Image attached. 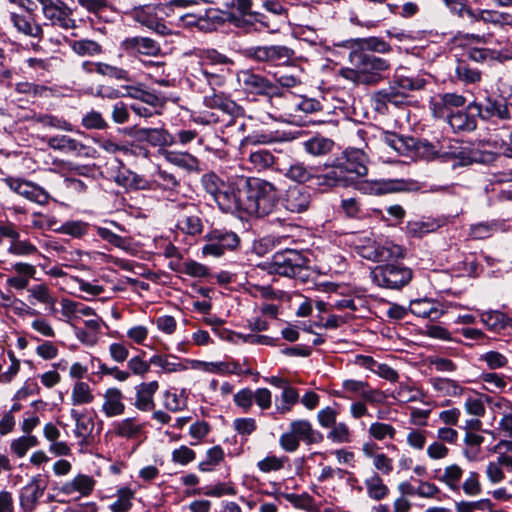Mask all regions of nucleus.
Masks as SVG:
<instances>
[{"mask_svg": "<svg viewBox=\"0 0 512 512\" xmlns=\"http://www.w3.org/2000/svg\"><path fill=\"white\" fill-rule=\"evenodd\" d=\"M469 106L466 110L453 112L449 117V125L455 132H471L477 127V120L470 112Z\"/></svg>", "mask_w": 512, "mask_h": 512, "instance_id": "31", "label": "nucleus"}, {"mask_svg": "<svg viewBox=\"0 0 512 512\" xmlns=\"http://www.w3.org/2000/svg\"><path fill=\"white\" fill-rule=\"evenodd\" d=\"M30 297L42 304L54 306L56 298L52 295L50 289L45 284H37L28 289Z\"/></svg>", "mask_w": 512, "mask_h": 512, "instance_id": "60", "label": "nucleus"}, {"mask_svg": "<svg viewBox=\"0 0 512 512\" xmlns=\"http://www.w3.org/2000/svg\"><path fill=\"white\" fill-rule=\"evenodd\" d=\"M72 50L80 56H94L101 52V46L93 40H77L71 42Z\"/></svg>", "mask_w": 512, "mask_h": 512, "instance_id": "54", "label": "nucleus"}, {"mask_svg": "<svg viewBox=\"0 0 512 512\" xmlns=\"http://www.w3.org/2000/svg\"><path fill=\"white\" fill-rule=\"evenodd\" d=\"M144 425L136 418H125L114 425L115 434L127 439L138 438L143 433Z\"/></svg>", "mask_w": 512, "mask_h": 512, "instance_id": "37", "label": "nucleus"}, {"mask_svg": "<svg viewBox=\"0 0 512 512\" xmlns=\"http://www.w3.org/2000/svg\"><path fill=\"white\" fill-rule=\"evenodd\" d=\"M73 405L89 404L94 400L89 385L85 382H77L72 390Z\"/></svg>", "mask_w": 512, "mask_h": 512, "instance_id": "52", "label": "nucleus"}, {"mask_svg": "<svg viewBox=\"0 0 512 512\" xmlns=\"http://www.w3.org/2000/svg\"><path fill=\"white\" fill-rule=\"evenodd\" d=\"M469 109L476 110L482 120H508L511 117L506 100L500 95L487 94L482 100L469 104Z\"/></svg>", "mask_w": 512, "mask_h": 512, "instance_id": "10", "label": "nucleus"}, {"mask_svg": "<svg viewBox=\"0 0 512 512\" xmlns=\"http://www.w3.org/2000/svg\"><path fill=\"white\" fill-rule=\"evenodd\" d=\"M368 433L374 439L381 441L386 438L394 439L396 435V429L387 423L374 422L370 425Z\"/></svg>", "mask_w": 512, "mask_h": 512, "instance_id": "56", "label": "nucleus"}, {"mask_svg": "<svg viewBox=\"0 0 512 512\" xmlns=\"http://www.w3.org/2000/svg\"><path fill=\"white\" fill-rule=\"evenodd\" d=\"M440 227L436 220H414L407 223V233L412 237H422L430 232L436 231Z\"/></svg>", "mask_w": 512, "mask_h": 512, "instance_id": "42", "label": "nucleus"}, {"mask_svg": "<svg viewBox=\"0 0 512 512\" xmlns=\"http://www.w3.org/2000/svg\"><path fill=\"white\" fill-rule=\"evenodd\" d=\"M334 146V142L331 139L314 136L304 142V149L307 153L313 156H322L329 153Z\"/></svg>", "mask_w": 512, "mask_h": 512, "instance_id": "41", "label": "nucleus"}, {"mask_svg": "<svg viewBox=\"0 0 512 512\" xmlns=\"http://www.w3.org/2000/svg\"><path fill=\"white\" fill-rule=\"evenodd\" d=\"M277 86L281 88H293L302 83V71L298 66H288L273 74Z\"/></svg>", "mask_w": 512, "mask_h": 512, "instance_id": "34", "label": "nucleus"}, {"mask_svg": "<svg viewBox=\"0 0 512 512\" xmlns=\"http://www.w3.org/2000/svg\"><path fill=\"white\" fill-rule=\"evenodd\" d=\"M175 392L166 391L164 393V407L171 412H179L187 408V399L183 395Z\"/></svg>", "mask_w": 512, "mask_h": 512, "instance_id": "58", "label": "nucleus"}, {"mask_svg": "<svg viewBox=\"0 0 512 512\" xmlns=\"http://www.w3.org/2000/svg\"><path fill=\"white\" fill-rule=\"evenodd\" d=\"M338 160L343 168L347 170L348 175L353 176L354 179L367 175L368 157L361 149H346L343 152V157Z\"/></svg>", "mask_w": 512, "mask_h": 512, "instance_id": "16", "label": "nucleus"}, {"mask_svg": "<svg viewBox=\"0 0 512 512\" xmlns=\"http://www.w3.org/2000/svg\"><path fill=\"white\" fill-rule=\"evenodd\" d=\"M244 196V213L248 214V204L259 202L269 192V187H275L272 183L260 178L244 177V186L241 184Z\"/></svg>", "mask_w": 512, "mask_h": 512, "instance_id": "19", "label": "nucleus"}, {"mask_svg": "<svg viewBox=\"0 0 512 512\" xmlns=\"http://www.w3.org/2000/svg\"><path fill=\"white\" fill-rule=\"evenodd\" d=\"M94 70L96 73L102 76L109 77L118 81H131L129 72L118 66H114L103 62H97L95 63Z\"/></svg>", "mask_w": 512, "mask_h": 512, "instance_id": "45", "label": "nucleus"}, {"mask_svg": "<svg viewBox=\"0 0 512 512\" xmlns=\"http://www.w3.org/2000/svg\"><path fill=\"white\" fill-rule=\"evenodd\" d=\"M368 496L376 501L386 498L389 494V488L383 483L378 474H374L364 482Z\"/></svg>", "mask_w": 512, "mask_h": 512, "instance_id": "44", "label": "nucleus"}, {"mask_svg": "<svg viewBox=\"0 0 512 512\" xmlns=\"http://www.w3.org/2000/svg\"><path fill=\"white\" fill-rule=\"evenodd\" d=\"M327 439L337 444L350 443L352 441V433L346 423L339 422L331 427L327 434Z\"/></svg>", "mask_w": 512, "mask_h": 512, "instance_id": "50", "label": "nucleus"}, {"mask_svg": "<svg viewBox=\"0 0 512 512\" xmlns=\"http://www.w3.org/2000/svg\"><path fill=\"white\" fill-rule=\"evenodd\" d=\"M3 182L17 195L39 205H47L51 199V195L43 187L24 178L9 176Z\"/></svg>", "mask_w": 512, "mask_h": 512, "instance_id": "9", "label": "nucleus"}, {"mask_svg": "<svg viewBox=\"0 0 512 512\" xmlns=\"http://www.w3.org/2000/svg\"><path fill=\"white\" fill-rule=\"evenodd\" d=\"M194 77L199 82L206 83L212 91H215L217 87H222L226 81L223 68L220 71H210L207 66H200L195 70Z\"/></svg>", "mask_w": 512, "mask_h": 512, "instance_id": "36", "label": "nucleus"}, {"mask_svg": "<svg viewBox=\"0 0 512 512\" xmlns=\"http://www.w3.org/2000/svg\"><path fill=\"white\" fill-rule=\"evenodd\" d=\"M206 244L202 247L205 256L220 257L227 250H234L240 243L238 235L232 231L215 229L205 235Z\"/></svg>", "mask_w": 512, "mask_h": 512, "instance_id": "8", "label": "nucleus"}, {"mask_svg": "<svg viewBox=\"0 0 512 512\" xmlns=\"http://www.w3.org/2000/svg\"><path fill=\"white\" fill-rule=\"evenodd\" d=\"M170 358L177 359L175 356H163V355H154L150 358V364L160 367L165 373L177 372L185 369L180 362L170 361Z\"/></svg>", "mask_w": 512, "mask_h": 512, "instance_id": "55", "label": "nucleus"}, {"mask_svg": "<svg viewBox=\"0 0 512 512\" xmlns=\"http://www.w3.org/2000/svg\"><path fill=\"white\" fill-rule=\"evenodd\" d=\"M96 232L100 238H102L104 241L114 245L115 247H118L121 249H127L129 246V243L125 238L113 233L108 228L97 227Z\"/></svg>", "mask_w": 512, "mask_h": 512, "instance_id": "64", "label": "nucleus"}, {"mask_svg": "<svg viewBox=\"0 0 512 512\" xmlns=\"http://www.w3.org/2000/svg\"><path fill=\"white\" fill-rule=\"evenodd\" d=\"M102 411L107 417L120 416L125 411L123 393L120 389L113 387L105 391L103 395Z\"/></svg>", "mask_w": 512, "mask_h": 512, "instance_id": "27", "label": "nucleus"}, {"mask_svg": "<svg viewBox=\"0 0 512 512\" xmlns=\"http://www.w3.org/2000/svg\"><path fill=\"white\" fill-rule=\"evenodd\" d=\"M344 46L350 51L361 49L367 53L376 52V53H388L391 51V46L389 43L384 41L378 37H368V38H357L348 40L345 42Z\"/></svg>", "mask_w": 512, "mask_h": 512, "instance_id": "25", "label": "nucleus"}, {"mask_svg": "<svg viewBox=\"0 0 512 512\" xmlns=\"http://www.w3.org/2000/svg\"><path fill=\"white\" fill-rule=\"evenodd\" d=\"M278 203L276 187H269V192L266 196L262 197L259 202L248 204V215L257 217H264L271 214Z\"/></svg>", "mask_w": 512, "mask_h": 512, "instance_id": "29", "label": "nucleus"}, {"mask_svg": "<svg viewBox=\"0 0 512 512\" xmlns=\"http://www.w3.org/2000/svg\"><path fill=\"white\" fill-rule=\"evenodd\" d=\"M351 67H343L339 75L357 85H376L384 80L385 73L390 70L388 59L354 49L348 55Z\"/></svg>", "mask_w": 512, "mask_h": 512, "instance_id": "1", "label": "nucleus"}, {"mask_svg": "<svg viewBox=\"0 0 512 512\" xmlns=\"http://www.w3.org/2000/svg\"><path fill=\"white\" fill-rule=\"evenodd\" d=\"M321 109V104L319 101L311 98L300 97L296 99L293 103L287 105L285 110V115L287 116H295L297 112H303L305 114H310L317 112Z\"/></svg>", "mask_w": 512, "mask_h": 512, "instance_id": "40", "label": "nucleus"}, {"mask_svg": "<svg viewBox=\"0 0 512 512\" xmlns=\"http://www.w3.org/2000/svg\"><path fill=\"white\" fill-rule=\"evenodd\" d=\"M404 93L399 90L398 86L392 81L387 88L380 89L375 92L373 95V100L378 105H386L387 103H391L393 105H400L404 102Z\"/></svg>", "mask_w": 512, "mask_h": 512, "instance_id": "35", "label": "nucleus"}, {"mask_svg": "<svg viewBox=\"0 0 512 512\" xmlns=\"http://www.w3.org/2000/svg\"><path fill=\"white\" fill-rule=\"evenodd\" d=\"M94 486L95 480L91 476L79 474L71 481L64 483L60 492L65 495L79 493L80 496L87 497L92 493Z\"/></svg>", "mask_w": 512, "mask_h": 512, "instance_id": "28", "label": "nucleus"}, {"mask_svg": "<svg viewBox=\"0 0 512 512\" xmlns=\"http://www.w3.org/2000/svg\"><path fill=\"white\" fill-rule=\"evenodd\" d=\"M49 148L64 153H71L77 157L94 158L96 150L68 135H55L47 140Z\"/></svg>", "mask_w": 512, "mask_h": 512, "instance_id": "14", "label": "nucleus"}, {"mask_svg": "<svg viewBox=\"0 0 512 512\" xmlns=\"http://www.w3.org/2000/svg\"><path fill=\"white\" fill-rule=\"evenodd\" d=\"M482 322L488 329L499 332L510 325L511 319L500 311L485 312L481 316Z\"/></svg>", "mask_w": 512, "mask_h": 512, "instance_id": "43", "label": "nucleus"}, {"mask_svg": "<svg viewBox=\"0 0 512 512\" xmlns=\"http://www.w3.org/2000/svg\"><path fill=\"white\" fill-rule=\"evenodd\" d=\"M323 440L321 432L315 430L306 419L293 420L289 425V431L280 436L279 444L286 452H295L303 441L307 445L320 443Z\"/></svg>", "mask_w": 512, "mask_h": 512, "instance_id": "4", "label": "nucleus"}, {"mask_svg": "<svg viewBox=\"0 0 512 512\" xmlns=\"http://www.w3.org/2000/svg\"><path fill=\"white\" fill-rule=\"evenodd\" d=\"M38 445V439L33 435L21 436L17 439L12 440L10 444V450L18 458H22L26 455L27 451Z\"/></svg>", "mask_w": 512, "mask_h": 512, "instance_id": "48", "label": "nucleus"}, {"mask_svg": "<svg viewBox=\"0 0 512 512\" xmlns=\"http://www.w3.org/2000/svg\"><path fill=\"white\" fill-rule=\"evenodd\" d=\"M177 207L185 211L183 219L178 221V228L188 235L200 234L203 231V223L195 204L183 202Z\"/></svg>", "mask_w": 512, "mask_h": 512, "instance_id": "24", "label": "nucleus"}, {"mask_svg": "<svg viewBox=\"0 0 512 512\" xmlns=\"http://www.w3.org/2000/svg\"><path fill=\"white\" fill-rule=\"evenodd\" d=\"M230 63H232L231 60L225 55L214 49H209L203 53L200 66H207L210 69V66H225Z\"/></svg>", "mask_w": 512, "mask_h": 512, "instance_id": "62", "label": "nucleus"}, {"mask_svg": "<svg viewBox=\"0 0 512 512\" xmlns=\"http://www.w3.org/2000/svg\"><path fill=\"white\" fill-rule=\"evenodd\" d=\"M308 262V259L300 251L285 249L276 252L266 265L268 272L271 274L306 282L309 277Z\"/></svg>", "mask_w": 512, "mask_h": 512, "instance_id": "3", "label": "nucleus"}, {"mask_svg": "<svg viewBox=\"0 0 512 512\" xmlns=\"http://www.w3.org/2000/svg\"><path fill=\"white\" fill-rule=\"evenodd\" d=\"M343 389L347 393L355 394L371 403L380 402V392L371 389L367 382L360 380L347 379L342 384Z\"/></svg>", "mask_w": 512, "mask_h": 512, "instance_id": "30", "label": "nucleus"}, {"mask_svg": "<svg viewBox=\"0 0 512 512\" xmlns=\"http://www.w3.org/2000/svg\"><path fill=\"white\" fill-rule=\"evenodd\" d=\"M122 48L131 55L157 56L161 52V46L157 41L140 36L126 38L122 42Z\"/></svg>", "mask_w": 512, "mask_h": 512, "instance_id": "20", "label": "nucleus"}, {"mask_svg": "<svg viewBox=\"0 0 512 512\" xmlns=\"http://www.w3.org/2000/svg\"><path fill=\"white\" fill-rule=\"evenodd\" d=\"M201 184L223 212H244V196L240 187L244 185V177L224 182L215 173H206L201 177Z\"/></svg>", "mask_w": 512, "mask_h": 512, "instance_id": "2", "label": "nucleus"}, {"mask_svg": "<svg viewBox=\"0 0 512 512\" xmlns=\"http://www.w3.org/2000/svg\"><path fill=\"white\" fill-rule=\"evenodd\" d=\"M285 176L294 182L304 183L313 177V170L301 162H295L285 172Z\"/></svg>", "mask_w": 512, "mask_h": 512, "instance_id": "47", "label": "nucleus"}, {"mask_svg": "<svg viewBox=\"0 0 512 512\" xmlns=\"http://www.w3.org/2000/svg\"><path fill=\"white\" fill-rule=\"evenodd\" d=\"M434 388L447 396H459L462 393V387L456 381L447 378L435 379Z\"/></svg>", "mask_w": 512, "mask_h": 512, "instance_id": "63", "label": "nucleus"}, {"mask_svg": "<svg viewBox=\"0 0 512 512\" xmlns=\"http://www.w3.org/2000/svg\"><path fill=\"white\" fill-rule=\"evenodd\" d=\"M495 407L506 409L502 412V417L499 421L498 429L502 432L506 437H512V407L509 406V402L506 400L499 401L495 403Z\"/></svg>", "mask_w": 512, "mask_h": 512, "instance_id": "57", "label": "nucleus"}, {"mask_svg": "<svg viewBox=\"0 0 512 512\" xmlns=\"http://www.w3.org/2000/svg\"><path fill=\"white\" fill-rule=\"evenodd\" d=\"M356 252L363 258L371 261H389L402 258L404 250L400 245L392 242L379 244L369 236H358L353 241Z\"/></svg>", "mask_w": 512, "mask_h": 512, "instance_id": "5", "label": "nucleus"}, {"mask_svg": "<svg viewBox=\"0 0 512 512\" xmlns=\"http://www.w3.org/2000/svg\"><path fill=\"white\" fill-rule=\"evenodd\" d=\"M299 402L298 391L290 386H285L281 393V402L276 404V411L279 414H287L292 410V407Z\"/></svg>", "mask_w": 512, "mask_h": 512, "instance_id": "46", "label": "nucleus"}, {"mask_svg": "<svg viewBox=\"0 0 512 512\" xmlns=\"http://www.w3.org/2000/svg\"><path fill=\"white\" fill-rule=\"evenodd\" d=\"M247 162L251 171L262 172L273 167L275 157L266 149H257L249 153Z\"/></svg>", "mask_w": 512, "mask_h": 512, "instance_id": "33", "label": "nucleus"}, {"mask_svg": "<svg viewBox=\"0 0 512 512\" xmlns=\"http://www.w3.org/2000/svg\"><path fill=\"white\" fill-rule=\"evenodd\" d=\"M47 486L48 477L43 474H37L21 488L19 502L20 507L24 512H32L36 508L40 498L44 495Z\"/></svg>", "mask_w": 512, "mask_h": 512, "instance_id": "13", "label": "nucleus"}, {"mask_svg": "<svg viewBox=\"0 0 512 512\" xmlns=\"http://www.w3.org/2000/svg\"><path fill=\"white\" fill-rule=\"evenodd\" d=\"M131 135L139 142H147L154 147L171 146L175 138L163 128H136Z\"/></svg>", "mask_w": 512, "mask_h": 512, "instance_id": "18", "label": "nucleus"}, {"mask_svg": "<svg viewBox=\"0 0 512 512\" xmlns=\"http://www.w3.org/2000/svg\"><path fill=\"white\" fill-rule=\"evenodd\" d=\"M409 310L412 314L430 319H437L442 315V311H440L435 304L428 299H418L411 301Z\"/></svg>", "mask_w": 512, "mask_h": 512, "instance_id": "38", "label": "nucleus"}, {"mask_svg": "<svg viewBox=\"0 0 512 512\" xmlns=\"http://www.w3.org/2000/svg\"><path fill=\"white\" fill-rule=\"evenodd\" d=\"M326 167L327 171L319 176V184L328 187H347L354 183V177L348 175L338 159Z\"/></svg>", "mask_w": 512, "mask_h": 512, "instance_id": "23", "label": "nucleus"}, {"mask_svg": "<svg viewBox=\"0 0 512 512\" xmlns=\"http://www.w3.org/2000/svg\"><path fill=\"white\" fill-rule=\"evenodd\" d=\"M9 20L19 33L37 39H41L43 37V25L39 24L35 20L34 14L10 11Z\"/></svg>", "mask_w": 512, "mask_h": 512, "instance_id": "17", "label": "nucleus"}, {"mask_svg": "<svg viewBox=\"0 0 512 512\" xmlns=\"http://www.w3.org/2000/svg\"><path fill=\"white\" fill-rule=\"evenodd\" d=\"M159 388L157 381L141 383L136 387L134 406L140 411H151L155 407L154 394Z\"/></svg>", "mask_w": 512, "mask_h": 512, "instance_id": "26", "label": "nucleus"}, {"mask_svg": "<svg viewBox=\"0 0 512 512\" xmlns=\"http://www.w3.org/2000/svg\"><path fill=\"white\" fill-rule=\"evenodd\" d=\"M243 88L253 94L274 97H285L286 94L280 88L266 77L256 74L250 70L242 71L238 76Z\"/></svg>", "mask_w": 512, "mask_h": 512, "instance_id": "11", "label": "nucleus"}, {"mask_svg": "<svg viewBox=\"0 0 512 512\" xmlns=\"http://www.w3.org/2000/svg\"><path fill=\"white\" fill-rule=\"evenodd\" d=\"M134 492L129 488H121L117 491V499L110 504L112 512H127L132 507Z\"/></svg>", "mask_w": 512, "mask_h": 512, "instance_id": "49", "label": "nucleus"}, {"mask_svg": "<svg viewBox=\"0 0 512 512\" xmlns=\"http://www.w3.org/2000/svg\"><path fill=\"white\" fill-rule=\"evenodd\" d=\"M41 4L44 18L50 25L64 30L75 27V20L71 18L70 8L60 0H37Z\"/></svg>", "mask_w": 512, "mask_h": 512, "instance_id": "12", "label": "nucleus"}, {"mask_svg": "<svg viewBox=\"0 0 512 512\" xmlns=\"http://www.w3.org/2000/svg\"><path fill=\"white\" fill-rule=\"evenodd\" d=\"M411 277L410 269L395 264L379 266L371 272L373 282L388 289H399L405 286Z\"/></svg>", "mask_w": 512, "mask_h": 512, "instance_id": "6", "label": "nucleus"}, {"mask_svg": "<svg viewBox=\"0 0 512 512\" xmlns=\"http://www.w3.org/2000/svg\"><path fill=\"white\" fill-rule=\"evenodd\" d=\"M460 489L467 496H478L482 493V485L480 482V474L476 471H469Z\"/></svg>", "mask_w": 512, "mask_h": 512, "instance_id": "51", "label": "nucleus"}, {"mask_svg": "<svg viewBox=\"0 0 512 512\" xmlns=\"http://www.w3.org/2000/svg\"><path fill=\"white\" fill-rule=\"evenodd\" d=\"M312 203L310 189L302 186L289 187L281 198L282 206L291 213H303Z\"/></svg>", "mask_w": 512, "mask_h": 512, "instance_id": "15", "label": "nucleus"}, {"mask_svg": "<svg viewBox=\"0 0 512 512\" xmlns=\"http://www.w3.org/2000/svg\"><path fill=\"white\" fill-rule=\"evenodd\" d=\"M37 122L44 127H50L62 131H73V125L70 122L55 115L40 114L37 117Z\"/></svg>", "mask_w": 512, "mask_h": 512, "instance_id": "53", "label": "nucleus"}, {"mask_svg": "<svg viewBox=\"0 0 512 512\" xmlns=\"http://www.w3.org/2000/svg\"><path fill=\"white\" fill-rule=\"evenodd\" d=\"M463 475L464 470L458 464H451L444 468L438 480L444 483L450 490L459 492Z\"/></svg>", "mask_w": 512, "mask_h": 512, "instance_id": "39", "label": "nucleus"}, {"mask_svg": "<svg viewBox=\"0 0 512 512\" xmlns=\"http://www.w3.org/2000/svg\"><path fill=\"white\" fill-rule=\"evenodd\" d=\"M357 188L364 194L384 195L406 190L403 180L382 179L374 181H361Z\"/></svg>", "mask_w": 512, "mask_h": 512, "instance_id": "21", "label": "nucleus"}, {"mask_svg": "<svg viewBox=\"0 0 512 512\" xmlns=\"http://www.w3.org/2000/svg\"><path fill=\"white\" fill-rule=\"evenodd\" d=\"M8 253L15 256H33L39 254V251L34 244L19 237L14 243H10Z\"/></svg>", "mask_w": 512, "mask_h": 512, "instance_id": "59", "label": "nucleus"}, {"mask_svg": "<svg viewBox=\"0 0 512 512\" xmlns=\"http://www.w3.org/2000/svg\"><path fill=\"white\" fill-rule=\"evenodd\" d=\"M81 124L88 130H104L108 127V123L103 118L102 114L94 110L89 111L83 116Z\"/></svg>", "mask_w": 512, "mask_h": 512, "instance_id": "61", "label": "nucleus"}, {"mask_svg": "<svg viewBox=\"0 0 512 512\" xmlns=\"http://www.w3.org/2000/svg\"><path fill=\"white\" fill-rule=\"evenodd\" d=\"M243 54L245 57L254 61L284 66L289 64L294 55V51L282 45L252 46L245 48Z\"/></svg>", "mask_w": 512, "mask_h": 512, "instance_id": "7", "label": "nucleus"}, {"mask_svg": "<svg viewBox=\"0 0 512 512\" xmlns=\"http://www.w3.org/2000/svg\"><path fill=\"white\" fill-rule=\"evenodd\" d=\"M153 8L149 6H142L139 9H136L135 19L142 25L146 26L147 28L154 30L160 35H167L170 33L169 28L162 22H160L157 18H155L151 11Z\"/></svg>", "mask_w": 512, "mask_h": 512, "instance_id": "32", "label": "nucleus"}, {"mask_svg": "<svg viewBox=\"0 0 512 512\" xmlns=\"http://www.w3.org/2000/svg\"><path fill=\"white\" fill-rule=\"evenodd\" d=\"M385 143L400 155H407L411 150H420L422 147L425 152L434 154V147L428 142L417 144L412 137H404L396 133H388L385 136Z\"/></svg>", "mask_w": 512, "mask_h": 512, "instance_id": "22", "label": "nucleus"}]
</instances>
